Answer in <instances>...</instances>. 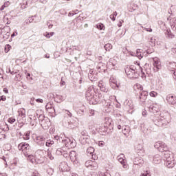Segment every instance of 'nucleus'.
Wrapping results in <instances>:
<instances>
[{"label": "nucleus", "instance_id": "nucleus-27", "mask_svg": "<svg viewBox=\"0 0 176 176\" xmlns=\"http://www.w3.org/2000/svg\"><path fill=\"white\" fill-rule=\"evenodd\" d=\"M31 135V131H28L27 132H25L23 135V140H25V141H28V140H30V135Z\"/></svg>", "mask_w": 176, "mask_h": 176}, {"label": "nucleus", "instance_id": "nucleus-46", "mask_svg": "<svg viewBox=\"0 0 176 176\" xmlns=\"http://www.w3.org/2000/svg\"><path fill=\"white\" fill-rule=\"evenodd\" d=\"M151 97H157V92L152 91L150 92Z\"/></svg>", "mask_w": 176, "mask_h": 176}, {"label": "nucleus", "instance_id": "nucleus-43", "mask_svg": "<svg viewBox=\"0 0 176 176\" xmlns=\"http://www.w3.org/2000/svg\"><path fill=\"white\" fill-rule=\"evenodd\" d=\"M140 176H151V171L149 170H146L143 173L140 175Z\"/></svg>", "mask_w": 176, "mask_h": 176}, {"label": "nucleus", "instance_id": "nucleus-41", "mask_svg": "<svg viewBox=\"0 0 176 176\" xmlns=\"http://www.w3.org/2000/svg\"><path fill=\"white\" fill-rule=\"evenodd\" d=\"M134 89H135V90H137V89H138V90H140V91L143 90L142 86L140 84H136L134 86Z\"/></svg>", "mask_w": 176, "mask_h": 176}, {"label": "nucleus", "instance_id": "nucleus-37", "mask_svg": "<svg viewBox=\"0 0 176 176\" xmlns=\"http://www.w3.org/2000/svg\"><path fill=\"white\" fill-rule=\"evenodd\" d=\"M95 125H94V122L93 121H91L88 123V128L89 130H93V129H94Z\"/></svg>", "mask_w": 176, "mask_h": 176}, {"label": "nucleus", "instance_id": "nucleus-33", "mask_svg": "<svg viewBox=\"0 0 176 176\" xmlns=\"http://www.w3.org/2000/svg\"><path fill=\"white\" fill-rule=\"evenodd\" d=\"M40 124L44 122L46 120V117L43 114H40L38 117Z\"/></svg>", "mask_w": 176, "mask_h": 176}, {"label": "nucleus", "instance_id": "nucleus-49", "mask_svg": "<svg viewBox=\"0 0 176 176\" xmlns=\"http://www.w3.org/2000/svg\"><path fill=\"white\" fill-rule=\"evenodd\" d=\"M110 86H111L112 89H116V87H119V86H118V84H116V82H113L110 84Z\"/></svg>", "mask_w": 176, "mask_h": 176}, {"label": "nucleus", "instance_id": "nucleus-17", "mask_svg": "<svg viewBox=\"0 0 176 176\" xmlns=\"http://www.w3.org/2000/svg\"><path fill=\"white\" fill-rule=\"evenodd\" d=\"M99 133L101 135H106L108 134V126L104 125L99 128Z\"/></svg>", "mask_w": 176, "mask_h": 176}, {"label": "nucleus", "instance_id": "nucleus-6", "mask_svg": "<svg viewBox=\"0 0 176 176\" xmlns=\"http://www.w3.org/2000/svg\"><path fill=\"white\" fill-rule=\"evenodd\" d=\"M85 166L87 168H89V170L94 171L98 168V164H97L96 161L88 160L85 162Z\"/></svg>", "mask_w": 176, "mask_h": 176}, {"label": "nucleus", "instance_id": "nucleus-8", "mask_svg": "<svg viewBox=\"0 0 176 176\" xmlns=\"http://www.w3.org/2000/svg\"><path fill=\"white\" fill-rule=\"evenodd\" d=\"M153 66L155 72H157L159 69L162 68V65H160V60L157 58H153Z\"/></svg>", "mask_w": 176, "mask_h": 176}, {"label": "nucleus", "instance_id": "nucleus-39", "mask_svg": "<svg viewBox=\"0 0 176 176\" xmlns=\"http://www.w3.org/2000/svg\"><path fill=\"white\" fill-rule=\"evenodd\" d=\"M47 98L50 101H52V100H54V94H53L52 93L48 94L47 96Z\"/></svg>", "mask_w": 176, "mask_h": 176}, {"label": "nucleus", "instance_id": "nucleus-4", "mask_svg": "<svg viewBox=\"0 0 176 176\" xmlns=\"http://www.w3.org/2000/svg\"><path fill=\"white\" fill-rule=\"evenodd\" d=\"M18 149L19 151H21L25 157H29V159H31L32 160V158H34L33 155H31L28 153L30 152V144L26 142H21L18 145Z\"/></svg>", "mask_w": 176, "mask_h": 176}, {"label": "nucleus", "instance_id": "nucleus-61", "mask_svg": "<svg viewBox=\"0 0 176 176\" xmlns=\"http://www.w3.org/2000/svg\"><path fill=\"white\" fill-rule=\"evenodd\" d=\"M0 99L1 100V101H6V96H2L0 97Z\"/></svg>", "mask_w": 176, "mask_h": 176}, {"label": "nucleus", "instance_id": "nucleus-13", "mask_svg": "<svg viewBox=\"0 0 176 176\" xmlns=\"http://www.w3.org/2000/svg\"><path fill=\"white\" fill-rule=\"evenodd\" d=\"M59 170H61L63 173H65V171L69 170V167L68 166V164L65 162H63L59 165Z\"/></svg>", "mask_w": 176, "mask_h": 176}, {"label": "nucleus", "instance_id": "nucleus-25", "mask_svg": "<svg viewBox=\"0 0 176 176\" xmlns=\"http://www.w3.org/2000/svg\"><path fill=\"white\" fill-rule=\"evenodd\" d=\"M175 24H176V19L175 18L170 19V25L173 31H176Z\"/></svg>", "mask_w": 176, "mask_h": 176}, {"label": "nucleus", "instance_id": "nucleus-5", "mask_svg": "<svg viewBox=\"0 0 176 176\" xmlns=\"http://www.w3.org/2000/svg\"><path fill=\"white\" fill-rule=\"evenodd\" d=\"M125 73L130 79H135L138 78V72H137V68L135 66L131 65L129 67H126L125 69Z\"/></svg>", "mask_w": 176, "mask_h": 176}, {"label": "nucleus", "instance_id": "nucleus-10", "mask_svg": "<svg viewBox=\"0 0 176 176\" xmlns=\"http://www.w3.org/2000/svg\"><path fill=\"white\" fill-rule=\"evenodd\" d=\"M133 164L135 166H139V167H141L144 164V159L141 157H136L133 160Z\"/></svg>", "mask_w": 176, "mask_h": 176}, {"label": "nucleus", "instance_id": "nucleus-29", "mask_svg": "<svg viewBox=\"0 0 176 176\" xmlns=\"http://www.w3.org/2000/svg\"><path fill=\"white\" fill-rule=\"evenodd\" d=\"M18 113L21 118H25V109H20L18 111Z\"/></svg>", "mask_w": 176, "mask_h": 176}, {"label": "nucleus", "instance_id": "nucleus-45", "mask_svg": "<svg viewBox=\"0 0 176 176\" xmlns=\"http://www.w3.org/2000/svg\"><path fill=\"white\" fill-rule=\"evenodd\" d=\"M80 134H81L80 137H89L87 135V131L86 130L81 131Z\"/></svg>", "mask_w": 176, "mask_h": 176}, {"label": "nucleus", "instance_id": "nucleus-50", "mask_svg": "<svg viewBox=\"0 0 176 176\" xmlns=\"http://www.w3.org/2000/svg\"><path fill=\"white\" fill-rule=\"evenodd\" d=\"M54 138H55V140H56V141H57L58 142H63V140H63V138H60V136L56 135V136L54 137Z\"/></svg>", "mask_w": 176, "mask_h": 176}, {"label": "nucleus", "instance_id": "nucleus-51", "mask_svg": "<svg viewBox=\"0 0 176 176\" xmlns=\"http://www.w3.org/2000/svg\"><path fill=\"white\" fill-rule=\"evenodd\" d=\"M99 176H111V173L106 172V173H100Z\"/></svg>", "mask_w": 176, "mask_h": 176}, {"label": "nucleus", "instance_id": "nucleus-32", "mask_svg": "<svg viewBox=\"0 0 176 176\" xmlns=\"http://www.w3.org/2000/svg\"><path fill=\"white\" fill-rule=\"evenodd\" d=\"M94 147H92V146H90V147H89L87 149V155H88V156H89V155H93V153H94Z\"/></svg>", "mask_w": 176, "mask_h": 176}, {"label": "nucleus", "instance_id": "nucleus-1", "mask_svg": "<svg viewBox=\"0 0 176 176\" xmlns=\"http://www.w3.org/2000/svg\"><path fill=\"white\" fill-rule=\"evenodd\" d=\"M148 111L151 113H157L151 116V119L155 126H158V127H166L171 122L170 113L168 112L161 113L159 108L156 107V104H151L148 107Z\"/></svg>", "mask_w": 176, "mask_h": 176}, {"label": "nucleus", "instance_id": "nucleus-36", "mask_svg": "<svg viewBox=\"0 0 176 176\" xmlns=\"http://www.w3.org/2000/svg\"><path fill=\"white\" fill-rule=\"evenodd\" d=\"M54 144V141L51 140H47V142H45V145L48 147L52 146V145H53Z\"/></svg>", "mask_w": 176, "mask_h": 176}, {"label": "nucleus", "instance_id": "nucleus-19", "mask_svg": "<svg viewBox=\"0 0 176 176\" xmlns=\"http://www.w3.org/2000/svg\"><path fill=\"white\" fill-rule=\"evenodd\" d=\"M168 69L172 74H173V72H176V63L175 62H169L168 64Z\"/></svg>", "mask_w": 176, "mask_h": 176}, {"label": "nucleus", "instance_id": "nucleus-64", "mask_svg": "<svg viewBox=\"0 0 176 176\" xmlns=\"http://www.w3.org/2000/svg\"><path fill=\"white\" fill-rule=\"evenodd\" d=\"M32 176H41L38 172H34L32 175Z\"/></svg>", "mask_w": 176, "mask_h": 176}, {"label": "nucleus", "instance_id": "nucleus-62", "mask_svg": "<svg viewBox=\"0 0 176 176\" xmlns=\"http://www.w3.org/2000/svg\"><path fill=\"white\" fill-rule=\"evenodd\" d=\"M62 155L64 157H68V153H67V151H64V153L62 154Z\"/></svg>", "mask_w": 176, "mask_h": 176}, {"label": "nucleus", "instance_id": "nucleus-35", "mask_svg": "<svg viewBox=\"0 0 176 176\" xmlns=\"http://www.w3.org/2000/svg\"><path fill=\"white\" fill-rule=\"evenodd\" d=\"M65 126L67 129H75V125L72 122H68Z\"/></svg>", "mask_w": 176, "mask_h": 176}, {"label": "nucleus", "instance_id": "nucleus-18", "mask_svg": "<svg viewBox=\"0 0 176 176\" xmlns=\"http://www.w3.org/2000/svg\"><path fill=\"white\" fill-rule=\"evenodd\" d=\"M166 101L168 102V104L174 105V104H175V96L171 94L168 95L166 96Z\"/></svg>", "mask_w": 176, "mask_h": 176}, {"label": "nucleus", "instance_id": "nucleus-24", "mask_svg": "<svg viewBox=\"0 0 176 176\" xmlns=\"http://www.w3.org/2000/svg\"><path fill=\"white\" fill-rule=\"evenodd\" d=\"M69 155L72 162H75L78 159V157L76 155V151H71Z\"/></svg>", "mask_w": 176, "mask_h": 176}, {"label": "nucleus", "instance_id": "nucleus-9", "mask_svg": "<svg viewBox=\"0 0 176 176\" xmlns=\"http://www.w3.org/2000/svg\"><path fill=\"white\" fill-rule=\"evenodd\" d=\"M46 138L45 137L40 135V136H36V144L37 145H39V146H43L45 145V141Z\"/></svg>", "mask_w": 176, "mask_h": 176}, {"label": "nucleus", "instance_id": "nucleus-2", "mask_svg": "<svg viewBox=\"0 0 176 176\" xmlns=\"http://www.w3.org/2000/svg\"><path fill=\"white\" fill-rule=\"evenodd\" d=\"M155 148H157L160 152H164L163 156L164 161L165 162L164 165L166 166L168 168H173L175 165V161L174 160V156L170 154L167 144L162 142H158L155 144Z\"/></svg>", "mask_w": 176, "mask_h": 176}, {"label": "nucleus", "instance_id": "nucleus-22", "mask_svg": "<svg viewBox=\"0 0 176 176\" xmlns=\"http://www.w3.org/2000/svg\"><path fill=\"white\" fill-rule=\"evenodd\" d=\"M132 56H135L136 57H138L139 60H141L142 57L145 56V55H144V53H142V50L141 49H138L136 50V53H134V54H132Z\"/></svg>", "mask_w": 176, "mask_h": 176}, {"label": "nucleus", "instance_id": "nucleus-55", "mask_svg": "<svg viewBox=\"0 0 176 176\" xmlns=\"http://www.w3.org/2000/svg\"><path fill=\"white\" fill-rule=\"evenodd\" d=\"M91 156L93 160H97V159H98V157L97 156V155H96L94 153L91 154Z\"/></svg>", "mask_w": 176, "mask_h": 176}, {"label": "nucleus", "instance_id": "nucleus-60", "mask_svg": "<svg viewBox=\"0 0 176 176\" xmlns=\"http://www.w3.org/2000/svg\"><path fill=\"white\" fill-rule=\"evenodd\" d=\"M19 33H17L16 30L11 35V38H14V36H17Z\"/></svg>", "mask_w": 176, "mask_h": 176}, {"label": "nucleus", "instance_id": "nucleus-20", "mask_svg": "<svg viewBox=\"0 0 176 176\" xmlns=\"http://www.w3.org/2000/svg\"><path fill=\"white\" fill-rule=\"evenodd\" d=\"M153 163H154V164H160V163H162V157L160 155L156 154L153 157Z\"/></svg>", "mask_w": 176, "mask_h": 176}, {"label": "nucleus", "instance_id": "nucleus-31", "mask_svg": "<svg viewBox=\"0 0 176 176\" xmlns=\"http://www.w3.org/2000/svg\"><path fill=\"white\" fill-rule=\"evenodd\" d=\"M155 52V50H153V49H148L146 51V52L143 53V56H144V57H147L148 54H152V53H153Z\"/></svg>", "mask_w": 176, "mask_h": 176}, {"label": "nucleus", "instance_id": "nucleus-14", "mask_svg": "<svg viewBox=\"0 0 176 176\" xmlns=\"http://www.w3.org/2000/svg\"><path fill=\"white\" fill-rule=\"evenodd\" d=\"M40 124L44 130H47V129H49V126H50V120L48 118H46L44 121L40 123Z\"/></svg>", "mask_w": 176, "mask_h": 176}, {"label": "nucleus", "instance_id": "nucleus-42", "mask_svg": "<svg viewBox=\"0 0 176 176\" xmlns=\"http://www.w3.org/2000/svg\"><path fill=\"white\" fill-rule=\"evenodd\" d=\"M96 28H98V30H100V31L104 29V24H102V23L97 24Z\"/></svg>", "mask_w": 176, "mask_h": 176}, {"label": "nucleus", "instance_id": "nucleus-48", "mask_svg": "<svg viewBox=\"0 0 176 176\" xmlns=\"http://www.w3.org/2000/svg\"><path fill=\"white\" fill-rule=\"evenodd\" d=\"M27 5H28V1H24L23 5H21V8L22 9H27Z\"/></svg>", "mask_w": 176, "mask_h": 176}, {"label": "nucleus", "instance_id": "nucleus-12", "mask_svg": "<svg viewBox=\"0 0 176 176\" xmlns=\"http://www.w3.org/2000/svg\"><path fill=\"white\" fill-rule=\"evenodd\" d=\"M148 92L146 91H143L140 92L139 95L140 100L142 102H145V100H146V98H148Z\"/></svg>", "mask_w": 176, "mask_h": 176}, {"label": "nucleus", "instance_id": "nucleus-28", "mask_svg": "<svg viewBox=\"0 0 176 176\" xmlns=\"http://www.w3.org/2000/svg\"><path fill=\"white\" fill-rule=\"evenodd\" d=\"M38 112L39 111H36L34 115H30V120H36L38 119L39 114H38Z\"/></svg>", "mask_w": 176, "mask_h": 176}, {"label": "nucleus", "instance_id": "nucleus-23", "mask_svg": "<svg viewBox=\"0 0 176 176\" xmlns=\"http://www.w3.org/2000/svg\"><path fill=\"white\" fill-rule=\"evenodd\" d=\"M89 136L80 137L79 141L82 144V145H86V144H89Z\"/></svg>", "mask_w": 176, "mask_h": 176}, {"label": "nucleus", "instance_id": "nucleus-40", "mask_svg": "<svg viewBox=\"0 0 176 176\" xmlns=\"http://www.w3.org/2000/svg\"><path fill=\"white\" fill-rule=\"evenodd\" d=\"M47 157H49V159H50V160H54V157H53V155H52V152H50V151L47 150Z\"/></svg>", "mask_w": 176, "mask_h": 176}, {"label": "nucleus", "instance_id": "nucleus-30", "mask_svg": "<svg viewBox=\"0 0 176 176\" xmlns=\"http://www.w3.org/2000/svg\"><path fill=\"white\" fill-rule=\"evenodd\" d=\"M165 35H166L168 36V38H170V39H173V38H174V35L173 34V33H171V30H167L165 32Z\"/></svg>", "mask_w": 176, "mask_h": 176}, {"label": "nucleus", "instance_id": "nucleus-3", "mask_svg": "<svg viewBox=\"0 0 176 176\" xmlns=\"http://www.w3.org/2000/svg\"><path fill=\"white\" fill-rule=\"evenodd\" d=\"M85 98L91 105H96L101 101L102 94L100 92H96L94 87H89L86 91Z\"/></svg>", "mask_w": 176, "mask_h": 176}, {"label": "nucleus", "instance_id": "nucleus-26", "mask_svg": "<svg viewBox=\"0 0 176 176\" xmlns=\"http://www.w3.org/2000/svg\"><path fill=\"white\" fill-rule=\"evenodd\" d=\"M45 109H52L51 112H56L54 107H53V102H50L45 106Z\"/></svg>", "mask_w": 176, "mask_h": 176}, {"label": "nucleus", "instance_id": "nucleus-54", "mask_svg": "<svg viewBox=\"0 0 176 176\" xmlns=\"http://www.w3.org/2000/svg\"><path fill=\"white\" fill-rule=\"evenodd\" d=\"M150 105H153L152 104V100H148L146 103V106L147 107V108H149Z\"/></svg>", "mask_w": 176, "mask_h": 176}, {"label": "nucleus", "instance_id": "nucleus-11", "mask_svg": "<svg viewBox=\"0 0 176 176\" xmlns=\"http://www.w3.org/2000/svg\"><path fill=\"white\" fill-rule=\"evenodd\" d=\"M124 106L126 109H134V104L131 100H126L124 102Z\"/></svg>", "mask_w": 176, "mask_h": 176}, {"label": "nucleus", "instance_id": "nucleus-38", "mask_svg": "<svg viewBox=\"0 0 176 176\" xmlns=\"http://www.w3.org/2000/svg\"><path fill=\"white\" fill-rule=\"evenodd\" d=\"M104 49L106 52H109V50L112 49V45H111V43H107L104 45Z\"/></svg>", "mask_w": 176, "mask_h": 176}, {"label": "nucleus", "instance_id": "nucleus-56", "mask_svg": "<svg viewBox=\"0 0 176 176\" xmlns=\"http://www.w3.org/2000/svg\"><path fill=\"white\" fill-rule=\"evenodd\" d=\"M65 111L69 118H72V113H70L68 110H65Z\"/></svg>", "mask_w": 176, "mask_h": 176}, {"label": "nucleus", "instance_id": "nucleus-58", "mask_svg": "<svg viewBox=\"0 0 176 176\" xmlns=\"http://www.w3.org/2000/svg\"><path fill=\"white\" fill-rule=\"evenodd\" d=\"M36 102H40L41 104H43V99H41V98L36 99Z\"/></svg>", "mask_w": 176, "mask_h": 176}, {"label": "nucleus", "instance_id": "nucleus-52", "mask_svg": "<svg viewBox=\"0 0 176 176\" xmlns=\"http://www.w3.org/2000/svg\"><path fill=\"white\" fill-rule=\"evenodd\" d=\"M8 122L9 123H10L11 124H13V123H14V122H16V119L13 118H10L8 119Z\"/></svg>", "mask_w": 176, "mask_h": 176}, {"label": "nucleus", "instance_id": "nucleus-15", "mask_svg": "<svg viewBox=\"0 0 176 176\" xmlns=\"http://www.w3.org/2000/svg\"><path fill=\"white\" fill-rule=\"evenodd\" d=\"M98 87H100L101 91L104 93H108V87H107V84L103 81H100L98 83Z\"/></svg>", "mask_w": 176, "mask_h": 176}, {"label": "nucleus", "instance_id": "nucleus-44", "mask_svg": "<svg viewBox=\"0 0 176 176\" xmlns=\"http://www.w3.org/2000/svg\"><path fill=\"white\" fill-rule=\"evenodd\" d=\"M64 152H65V151L61 148L56 150L57 155H63L64 153Z\"/></svg>", "mask_w": 176, "mask_h": 176}, {"label": "nucleus", "instance_id": "nucleus-21", "mask_svg": "<svg viewBox=\"0 0 176 176\" xmlns=\"http://www.w3.org/2000/svg\"><path fill=\"white\" fill-rule=\"evenodd\" d=\"M135 149L138 152V155H142L144 153V148H142V144H138L135 146Z\"/></svg>", "mask_w": 176, "mask_h": 176}, {"label": "nucleus", "instance_id": "nucleus-57", "mask_svg": "<svg viewBox=\"0 0 176 176\" xmlns=\"http://www.w3.org/2000/svg\"><path fill=\"white\" fill-rule=\"evenodd\" d=\"M110 19L112 20V21H115V20H116V16H115V15H110Z\"/></svg>", "mask_w": 176, "mask_h": 176}, {"label": "nucleus", "instance_id": "nucleus-16", "mask_svg": "<svg viewBox=\"0 0 176 176\" xmlns=\"http://www.w3.org/2000/svg\"><path fill=\"white\" fill-rule=\"evenodd\" d=\"M118 160L121 164H122L124 168H127V165L126 164V160H124V154H120V155L118 156Z\"/></svg>", "mask_w": 176, "mask_h": 176}, {"label": "nucleus", "instance_id": "nucleus-59", "mask_svg": "<svg viewBox=\"0 0 176 176\" xmlns=\"http://www.w3.org/2000/svg\"><path fill=\"white\" fill-rule=\"evenodd\" d=\"M122 133L123 134H126L127 133V129L124 126H122Z\"/></svg>", "mask_w": 176, "mask_h": 176}, {"label": "nucleus", "instance_id": "nucleus-7", "mask_svg": "<svg viewBox=\"0 0 176 176\" xmlns=\"http://www.w3.org/2000/svg\"><path fill=\"white\" fill-rule=\"evenodd\" d=\"M61 141L65 145H69L70 148H75L76 146V144L74 142V139L66 138L65 139H61Z\"/></svg>", "mask_w": 176, "mask_h": 176}, {"label": "nucleus", "instance_id": "nucleus-63", "mask_svg": "<svg viewBox=\"0 0 176 176\" xmlns=\"http://www.w3.org/2000/svg\"><path fill=\"white\" fill-rule=\"evenodd\" d=\"M27 79H32V77H31V74L30 73H28L26 75Z\"/></svg>", "mask_w": 176, "mask_h": 176}, {"label": "nucleus", "instance_id": "nucleus-34", "mask_svg": "<svg viewBox=\"0 0 176 176\" xmlns=\"http://www.w3.org/2000/svg\"><path fill=\"white\" fill-rule=\"evenodd\" d=\"M94 74H96V72H94L93 69L89 70L88 77L90 79V80H93V75H94Z\"/></svg>", "mask_w": 176, "mask_h": 176}, {"label": "nucleus", "instance_id": "nucleus-53", "mask_svg": "<svg viewBox=\"0 0 176 176\" xmlns=\"http://www.w3.org/2000/svg\"><path fill=\"white\" fill-rule=\"evenodd\" d=\"M95 113H96V111L93 109L89 110V116H94Z\"/></svg>", "mask_w": 176, "mask_h": 176}, {"label": "nucleus", "instance_id": "nucleus-47", "mask_svg": "<svg viewBox=\"0 0 176 176\" xmlns=\"http://www.w3.org/2000/svg\"><path fill=\"white\" fill-rule=\"evenodd\" d=\"M12 47V46H10V45L9 44H7L6 45V47H5V52L6 53H8L9 52V50H10V48Z\"/></svg>", "mask_w": 176, "mask_h": 176}]
</instances>
